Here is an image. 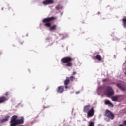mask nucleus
Returning a JSON list of instances; mask_svg holds the SVG:
<instances>
[{
  "mask_svg": "<svg viewBox=\"0 0 126 126\" xmlns=\"http://www.w3.org/2000/svg\"><path fill=\"white\" fill-rule=\"evenodd\" d=\"M56 18V17H48L46 18L43 19L42 22H43L45 24V26H46V27H50V30L51 31H55L57 29V25H53L51 26V21H53V20H55Z\"/></svg>",
  "mask_w": 126,
  "mask_h": 126,
  "instance_id": "1",
  "label": "nucleus"
},
{
  "mask_svg": "<svg viewBox=\"0 0 126 126\" xmlns=\"http://www.w3.org/2000/svg\"><path fill=\"white\" fill-rule=\"evenodd\" d=\"M18 116L17 115L13 116L10 121V126H16L17 125H21L24 123V118L20 117V119H17Z\"/></svg>",
  "mask_w": 126,
  "mask_h": 126,
  "instance_id": "2",
  "label": "nucleus"
},
{
  "mask_svg": "<svg viewBox=\"0 0 126 126\" xmlns=\"http://www.w3.org/2000/svg\"><path fill=\"white\" fill-rule=\"evenodd\" d=\"M83 111L84 113H87V118H92L95 114V111L93 107H91L90 104L85 105L84 106Z\"/></svg>",
  "mask_w": 126,
  "mask_h": 126,
  "instance_id": "3",
  "label": "nucleus"
},
{
  "mask_svg": "<svg viewBox=\"0 0 126 126\" xmlns=\"http://www.w3.org/2000/svg\"><path fill=\"white\" fill-rule=\"evenodd\" d=\"M72 61H73V58L70 57H65L63 58L61 60V62L62 63H65V66L67 67H72L73 65V63H72Z\"/></svg>",
  "mask_w": 126,
  "mask_h": 126,
  "instance_id": "4",
  "label": "nucleus"
},
{
  "mask_svg": "<svg viewBox=\"0 0 126 126\" xmlns=\"http://www.w3.org/2000/svg\"><path fill=\"white\" fill-rule=\"evenodd\" d=\"M105 94L107 97H111V96H113V95H114V92L112 87H108L105 91Z\"/></svg>",
  "mask_w": 126,
  "mask_h": 126,
  "instance_id": "5",
  "label": "nucleus"
},
{
  "mask_svg": "<svg viewBox=\"0 0 126 126\" xmlns=\"http://www.w3.org/2000/svg\"><path fill=\"white\" fill-rule=\"evenodd\" d=\"M105 116L108 118V119H110V120H114L115 118L114 114L108 109L105 111Z\"/></svg>",
  "mask_w": 126,
  "mask_h": 126,
  "instance_id": "6",
  "label": "nucleus"
},
{
  "mask_svg": "<svg viewBox=\"0 0 126 126\" xmlns=\"http://www.w3.org/2000/svg\"><path fill=\"white\" fill-rule=\"evenodd\" d=\"M44 5H48L49 4H53L54 3L53 0H46L42 2Z\"/></svg>",
  "mask_w": 126,
  "mask_h": 126,
  "instance_id": "7",
  "label": "nucleus"
},
{
  "mask_svg": "<svg viewBox=\"0 0 126 126\" xmlns=\"http://www.w3.org/2000/svg\"><path fill=\"white\" fill-rule=\"evenodd\" d=\"M69 83H70V80H69V78L66 77V80L64 81L65 89H67V88H68L67 86L68 84H69Z\"/></svg>",
  "mask_w": 126,
  "mask_h": 126,
  "instance_id": "8",
  "label": "nucleus"
},
{
  "mask_svg": "<svg viewBox=\"0 0 126 126\" xmlns=\"http://www.w3.org/2000/svg\"><path fill=\"white\" fill-rule=\"evenodd\" d=\"M116 86H117V87H118V88H119V89H120V90H122V91H125V90H126V87H125V86H124L120 83H117L116 84Z\"/></svg>",
  "mask_w": 126,
  "mask_h": 126,
  "instance_id": "9",
  "label": "nucleus"
},
{
  "mask_svg": "<svg viewBox=\"0 0 126 126\" xmlns=\"http://www.w3.org/2000/svg\"><path fill=\"white\" fill-rule=\"evenodd\" d=\"M63 91H64V87L63 86L58 87L57 92H58V93H63Z\"/></svg>",
  "mask_w": 126,
  "mask_h": 126,
  "instance_id": "10",
  "label": "nucleus"
},
{
  "mask_svg": "<svg viewBox=\"0 0 126 126\" xmlns=\"http://www.w3.org/2000/svg\"><path fill=\"white\" fill-rule=\"evenodd\" d=\"M104 104L105 105H107L109 107H111V108H113V107H114V105L113 104V103H112L108 99H106L104 101Z\"/></svg>",
  "mask_w": 126,
  "mask_h": 126,
  "instance_id": "11",
  "label": "nucleus"
},
{
  "mask_svg": "<svg viewBox=\"0 0 126 126\" xmlns=\"http://www.w3.org/2000/svg\"><path fill=\"white\" fill-rule=\"evenodd\" d=\"M121 98V95H117L112 97V100L113 102H117Z\"/></svg>",
  "mask_w": 126,
  "mask_h": 126,
  "instance_id": "12",
  "label": "nucleus"
},
{
  "mask_svg": "<svg viewBox=\"0 0 126 126\" xmlns=\"http://www.w3.org/2000/svg\"><path fill=\"white\" fill-rule=\"evenodd\" d=\"M5 101H7V99L5 96H1L0 97V104H2V103H4Z\"/></svg>",
  "mask_w": 126,
  "mask_h": 126,
  "instance_id": "13",
  "label": "nucleus"
},
{
  "mask_svg": "<svg viewBox=\"0 0 126 126\" xmlns=\"http://www.w3.org/2000/svg\"><path fill=\"white\" fill-rule=\"evenodd\" d=\"M10 118V116H7L5 118H4L3 119H1L0 123H4L5 122H7L8 121V119Z\"/></svg>",
  "mask_w": 126,
  "mask_h": 126,
  "instance_id": "14",
  "label": "nucleus"
},
{
  "mask_svg": "<svg viewBox=\"0 0 126 126\" xmlns=\"http://www.w3.org/2000/svg\"><path fill=\"white\" fill-rule=\"evenodd\" d=\"M122 23L123 27L126 28V18H123L122 19Z\"/></svg>",
  "mask_w": 126,
  "mask_h": 126,
  "instance_id": "15",
  "label": "nucleus"
},
{
  "mask_svg": "<svg viewBox=\"0 0 126 126\" xmlns=\"http://www.w3.org/2000/svg\"><path fill=\"white\" fill-rule=\"evenodd\" d=\"M95 59L96 60H98V61H102V57L101 56V55L97 54L96 56H95Z\"/></svg>",
  "mask_w": 126,
  "mask_h": 126,
  "instance_id": "16",
  "label": "nucleus"
},
{
  "mask_svg": "<svg viewBox=\"0 0 126 126\" xmlns=\"http://www.w3.org/2000/svg\"><path fill=\"white\" fill-rule=\"evenodd\" d=\"M67 78H69V80H70V81H74L75 79V77L73 76H71L70 77H67Z\"/></svg>",
  "mask_w": 126,
  "mask_h": 126,
  "instance_id": "17",
  "label": "nucleus"
},
{
  "mask_svg": "<svg viewBox=\"0 0 126 126\" xmlns=\"http://www.w3.org/2000/svg\"><path fill=\"white\" fill-rule=\"evenodd\" d=\"M62 5H61V4H58L56 7V9H57V10H60V9H62Z\"/></svg>",
  "mask_w": 126,
  "mask_h": 126,
  "instance_id": "18",
  "label": "nucleus"
},
{
  "mask_svg": "<svg viewBox=\"0 0 126 126\" xmlns=\"http://www.w3.org/2000/svg\"><path fill=\"white\" fill-rule=\"evenodd\" d=\"M9 11L10 12V13H12V12L13 11V9H12V8H9Z\"/></svg>",
  "mask_w": 126,
  "mask_h": 126,
  "instance_id": "19",
  "label": "nucleus"
},
{
  "mask_svg": "<svg viewBox=\"0 0 126 126\" xmlns=\"http://www.w3.org/2000/svg\"><path fill=\"white\" fill-rule=\"evenodd\" d=\"M8 95H9V93H8V92H6L5 93V94H4V95L5 96H8Z\"/></svg>",
  "mask_w": 126,
  "mask_h": 126,
  "instance_id": "20",
  "label": "nucleus"
},
{
  "mask_svg": "<svg viewBox=\"0 0 126 126\" xmlns=\"http://www.w3.org/2000/svg\"><path fill=\"white\" fill-rule=\"evenodd\" d=\"M77 73L76 72L74 71V72H73L72 75H75V74H76Z\"/></svg>",
  "mask_w": 126,
  "mask_h": 126,
  "instance_id": "21",
  "label": "nucleus"
},
{
  "mask_svg": "<svg viewBox=\"0 0 126 126\" xmlns=\"http://www.w3.org/2000/svg\"><path fill=\"white\" fill-rule=\"evenodd\" d=\"M118 126H124V125H123V124H120V125H119Z\"/></svg>",
  "mask_w": 126,
  "mask_h": 126,
  "instance_id": "22",
  "label": "nucleus"
},
{
  "mask_svg": "<svg viewBox=\"0 0 126 126\" xmlns=\"http://www.w3.org/2000/svg\"><path fill=\"white\" fill-rule=\"evenodd\" d=\"M102 80H103V81H106V79H103Z\"/></svg>",
  "mask_w": 126,
  "mask_h": 126,
  "instance_id": "23",
  "label": "nucleus"
},
{
  "mask_svg": "<svg viewBox=\"0 0 126 126\" xmlns=\"http://www.w3.org/2000/svg\"><path fill=\"white\" fill-rule=\"evenodd\" d=\"M20 44L22 45V44H23V42H21Z\"/></svg>",
  "mask_w": 126,
  "mask_h": 126,
  "instance_id": "24",
  "label": "nucleus"
},
{
  "mask_svg": "<svg viewBox=\"0 0 126 126\" xmlns=\"http://www.w3.org/2000/svg\"><path fill=\"white\" fill-rule=\"evenodd\" d=\"M77 93H79V92H77Z\"/></svg>",
  "mask_w": 126,
  "mask_h": 126,
  "instance_id": "25",
  "label": "nucleus"
},
{
  "mask_svg": "<svg viewBox=\"0 0 126 126\" xmlns=\"http://www.w3.org/2000/svg\"><path fill=\"white\" fill-rule=\"evenodd\" d=\"M13 15H14V13H13Z\"/></svg>",
  "mask_w": 126,
  "mask_h": 126,
  "instance_id": "26",
  "label": "nucleus"
}]
</instances>
